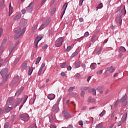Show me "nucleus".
<instances>
[{
	"label": "nucleus",
	"mask_w": 128,
	"mask_h": 128,
	"mask_svg": "<svg viewBox=\"0 0 128 128\" xmlns=\"http://www.w3.org/2000/svg\"><path fill=\"white\" fill-rule=\"evenodd\" d=\"M25 31L26 28H22V31L20 28H19L17 30H15L14 33L18 35L17 36H14V38H18L22 34H23L25 32Z\"/></svg>",
	"instance_id": "obj_1"
},
{
	"label": "nucleus",
	"mask_w": 128,
	"mask_h": 128,
	"mask_svg": "<svg viewBox=\"0 0 128 128\" xmlns=\"http://www.w3.org/2000/svg\"><path fill=\"white\" fill-rule=\"evenodd\" d=\"M8 70L6 68H3L0 72L1 76H2V78H4V81H6V78L8 76Z\"/></svg>",
	"instance_id": "obj_2"
},
{
	"label": "nucleus",
	"mask_w": 128,
	"mask_h": 128,
	"mask_svg": "<svg viewBox=\"0 0 128 128\" xmlns=\"http://www.w3.org/2000/svg\"><path fill=\"white\" fill-rule=\"evenodd\" d=\"M64 42V39L63 37H60V38H58V39H57V40H56L55 42V46L56 47H60L62 44Z\"/></svg>",
	"instance_id": "obj_3"
},
{
	"label": "nucleus",
	"mask_w": 128,
	"mask_h": 128,
	"mask_svg": "<svg viewBox=\"0 0 128 128\" xmlns=\"http://www.w3.org/2000/svg\"><path fill=\"white\" fill-rule=\"evenodd\" d=\"M68 3H64L62 6V16H61V18H62L64 15V14H65V12H66V10L67 8V7H68Z\"/></svg>",
	"instance_id": "obj_4"
},
{
	"label": "nucleus",
	"mask_w": 128,
	"mask_h": 128,
	"mask_svg": "<svg viewBox=\"0 0 128 128\" xmlns=\"http://www.w3.org/2000/svg\"><path fill=\"white\" fill-rule=\"evenodd\" d=\"M34 3L31 2L30 5L26 8V10L28 12H32L33 10Z\"/></svg>",
	"instance_id": "obj_5"
},
{
	"label": "nucleus",
	"mask_w": 128,
	"mask_h": 128,
	"mask_svg": "<svg viewBox=\"0 0 128 128\" xmlns=\"http://www.w3.org/2000/svg\"><path fill=\"white\" fill-rule=\"evenodd\" d=\"M19 116L22 120L26 122V120H28V114H20Z\"/></svg>",
	"instance_id": "obj_6"
},
{
	"label": "nucleus",
	"mask_w": 128,
	"mask_h": 128,
	"mask_svg": "<svg viewBox=\"0 0 128 128\" xmlns=\"http://www.w3.org/2000/svg\"><path fill=\"white\" fill-rule=\"evenodd\" d=\"M42 38V36H38L36 37V38L34 44H35V46L36 48H38V44L40 42V41Z\"/></svg>",
	"instance_id": "obj_7"
},
{
	"label": "nucleus",
	"mask_w": 128,
	"mask_h": 128,
	"mask_svg": "<svg viewBox=\"0 0 128 128\" xmlns=\"http://www.w3.org/2000/svg\"><path fill=\"white\" fill-rule=\"evenodd\" d=\"M63 116L67 118H72V116L71 114H70L67 111L64 110L62 112Z\"/></svg>",
	"instance_id": "obj_8"
},
{
	"label": "nucleus",
	"mask_w": 128,
	"mask_h": 128,
	"mask_svg": "<svg viewBox=\"0 0 128 128\" xmlns=\"http://www.w3.org/2000/svg\"><path fill=\"white\" fill-rule=\"evenodd\" d=\"M19 42H16V44H15L14 46L12 47L13 46V44L12 43H10V52L11 53L13 50L18 46V44Z\"/></svg>",
	"instance_id": "obj_9"
},
{
	"label": "nucleus",
	"mask_w": 128,
	"mask_h": 128,
	"mask_svg": "<svg viewBox=\"0 0 128 128\" xmlns=\"http://www.w3.org/2000/svg\"><path fill=\"white\" fill-rule=\"evenodd\" d=\"M120 10H121V16L126 14V10L125 9V6H122L120 7Z\"/></svg>",
	"instance_id": "obj_10"
},
{
	"label": "nucleus",
	"mask_w": 128,
	"mask_h": 128,
	"mask_svg": "<svg viewBox=\"0 0 128 128\" xmlns=\"http://www.w3.org/2000/svg\"><path fill=\"white\" fill-rule=\"evenodd\" d=\"M18 80H19L18 76H17L14 77L12 80V84H16V82H18Z\"/></svg>",
	"instance_id": "obj_11"
},
{
	"label": "nucleus",
	"mask_w": 128,
	"mask_h": 128,
	"mask_svg": "<svg viewBox=\"0 0 128 128\" xmlns=\"http://www.w3.org/2000/svg\"><path fill=\"white\" fill-rule=\"evenodd\" d=\"M127 99V96L124 95L122 98L120 99L121 102H124V105L126 106L127 103L126 102V100Z\"/></svg>",
	"instance_id": "obj_12"
},
{
	"label": "nucleus",
	"mask_w": 128,
	"mask_h": 128,
	"mask_svg": "<svg viewBox=\"0 0 128 128\" xmlns=\"http://www.w3.org/2000/svg\"><path fill=\"white\" fill-rule=\"evenodd\" d=\"M24 87H21L20 88L16 93L15 96H18L22 93V92L23 90H24Z\"/></svg>",
	"instance_id": "obj_13"
},
{
	"label": "nucleus",
	"mask_w": 128,
	"mask_h": 128,
	"mask_svg": "<svg viewBox=\"0 0 128 128\" xmlns=\"http://www.w3.org/2000/svg\"><path fill=\"white\" fill-rule=\"evenodd\" d=\"M12 110V108L8 106L4 108V113H8Z\"/></svg>",
	"instance_id": "obj_14"
},
{
	"label": "nucleus",
	"mask_w": 128,
	"mask_h": 128,
	"mask_svg": "<svg viewBox=\"0 0 128 128\" xmlns=\"http://www.w3.org/2000/svg\"><path fill=\"white\" fill-rule=\"evenodd\" d=\"M115 70V69L113 68L112 66L108 68L106 70V72H108L109 71L110 73H112L113 72H114Z\"/></svg>",
	"instance_id": "obj_15"
},
{
	"label": "nucleus",
	"mask_w": 128,
	"mask_h": 128,
	"mask_svg": "<svg viewBox=\"0 0 128 128\" xmlns=\"http://www.w3.org/2000/svg\"><path fill=\"white\" fill-rule=\"evenodd\" d=\"M58 104H55L53 106L52 108V112H55V111H58Z\"/></svg>",
	"instance_id": "obj_16"
},
{
	"label": "nucleus",
	"mask_w": 128,
	"mask_h": 128,
	"mask_svg": "<svg viewBox=\"0 0 128 128\" xmlns=\"http://www.w3.org/2000/svg\"><path fill=\"white\" fill-rule=\"evenodd\" d=\"M8 123L12 122H14V120H15L14 116L12 115L10 116V118H8Z\"/></svg>",
	"instance_id": "obj_17"
},
{
	"label": "nucleus",
	"mask_w": 128,
	"mask_h": 128,
	"mask_svg": "<svg viewBox=\"0 0 128 128\" xmlns=\"http://www.w3.org/2000/svg\"><path fill=\"white\" fill-rule=\"evenodd\" d=\"M116 22L117 23L121 24L122 23V19L121 18V16L116 17Z\"/></svg>",
	"instance_id": "obj_18"
},
{
	"label": "nucleus",
	"mask_w": 128,
	"mask_h": 128,
	"mask_svg": "<svg viewBox=\"0 0 128 128\" xmlns=\"http://www.w3.org/2000/svg\"><path fill=\"white\" fill-rule=\"evenodd\" d=\"M28 23L27 20L25 18H22L20 20V24H22V26H26Z\"/></svg>",
	"instance_id": "obj_19"
},
{
	"label": "nucleus",
	"mask_w": 128,
	"mask_h": 128,
	"mask_svg": "<svg viewBox=\"0 0 128 128\" xmlns=\"http://www.w3.org/2000/svg\"><path fill=\"white\" fill-rule=\"evenodd\" d=\"M48 98L50 100H53L55 98V95L54 94H50L48 95Z\"/></svg>",
	"instance_id": "obj_20"
},
{
	"label": "nucleus",
	"mask_w": 128,
	"mask_h": 128,
	"mask_svg": "<svg viewBox=\"0 0 128 128\" xmlns=\"http://www.w3.org/2000/svg\"><path fill=\"white\" fill-rule=\"evenodd\" d=\"M12 10H13V8L12 7L11 3H10L9 5V13H8L9 16H10L12 14V12H13Z\"/></svg>",
	"instance_id": "obj_21"
},
{
	"label": "nucleus",
	"mask_w": 128,
	"mask_h": 128,
	"mask_svg": "<svg viewBox=\"0 0 128 128\" xmlns=\"http://www.w3.org/2000/svg\"><path fill=\"white\" fill-rule=\"evenodd\" d=\"M74 66L76 68H78L80 66L81 62L77 61L74 62Z\"/></svg>",
	"instance_id": "obj_22"
},
{
	"label": "nucleus",
	"mask_w": 128,
	"mask_h": 128,
	"mask_svg": "<svg viewBox=\"0 0 128 128\" xmlns=\"http://www.w3.org/2000/svg\"><path fill=\"white\" fill-rule=\"evenodd\" d=\"M127 118V114L125 113L122 118V122H124L126 121Z\"/></svg>",
	"instance_id": "obj_23"
},
{
	"label": "nucleus",
	"mask_w": 128,
	"mask_h": 128,
	"mask_svg": "<svg viewBox=\"0 0 128 128\" xmlns=\"http://www.w3.org/2000/svg\"><path fill=\"white\" fill-rule=\"evenodd\" d=\"M22 101V98H18L16 100L15 102H16V104H17V105H19L20 104Z\"/></svg>",
	"instance_id": "obj_24"
},
{
	"label": "nucleus",
	"mask_w": 128,
	"mask_h": 128,
	"mask_svg": "<svg viewBox=\"0 0 128 128\" xmlns=\"http://www.w3.org/2000/svg\"><path fill=\"white\" fill-rule=\"evenodd\" d=\"M75 88H76L75 86H71V87H70V88L68 90V92H72L74 90Z\"/></svg>",
	"instance_id": "obj_25"
},
{
	"label": "nucleus",
	"mask_w": 128,
	"mask_h": 128,
	"mask_svg": "<svg viewBox=\"0 0 128 128\" xmlns=\"http://www.w3.org/2000/svg\"><path fill=\"white\" fill-rule=\"evenodd\" d=\"M96 63H92L90 65V68L91 69L94 70L96 68Z\"/></svg>",
	"instance_id": "obj_26"
},
{
	"label": "nucleus",
	"mask_w": 128,
	"mask_h": 128,
	"mask_svg": "<svg viewBox=\"0 0 128 128\" xmlns=\"http://www.w3.org/2000/svg\"><path fill=\"white\" fill-rule=\"evenodd\" d=\"M4 46H0V56L2 55V53L4 52Z\"/></svg>",
	"instance_id": "obj_27"
},
{
	"label": "nucleus",
	"mask_w": 128,
	"mask_h": 128,
	"mask_svg": "<svg viewBox=\"0 0 128 128\" xmlns=\"http://www.w3.org/2000/svg\"><path fill=\"white\" fill-rule=\"evenodd\" d=\"M20 60V58H16L14 62V65H16Z\"/></svg>",
	"instance_id": "obj_28"
},
{
	"label": "nucleus",
	"mask_w": 128,
	"mask_h": 128,
	"mask_svg": "<svg viewBox=\"0 0 128 128\" xmlns=\"http://www.w3.org/2000/svg\"><path fill=\"white\" fill-rule=\"evenodd\" d=\"M33 70H34V69H33L32 67V68L30 67L29 70H28V75L29 76H30L32 74Z\"/></svg>",
	"instance_id": "obj_29"
},
{
	"label": "nucleus",
	"mask_w": 128,
	"mask_h": 128,
	"mask_svg": "<svg viewBox=\"0 0 128 128\" xmlns=\"http://www.w3.org/2000/svg\"><path fill=\"white\" fill-rule=\"evenodd\" d=\"M78 52H74V53L72 54L70 58H73L75 56H77V55H78Z\"/></svg>",
	"instance_id": "obj_30"
},
{
	"label": "nucleus",
	"mask_w": 128,
	"mask_h": 128,
	"mask_svg": "<svg viewBox=\"0 0 128 128\" xmlns=\"http://www.w3.org/2000/svg\"><path fill=\"white\" fill-rule=\"evenodd\" d=\"M89 89H90V87L88 86L83 87L80 88V90H82L83 92H84V90H89Z\"/></svg>",
	"instance_id": "obj_31"
},
{
	"label": "nucleus",
	"mask_w": 128,
	"mask_h": 128,
	"mask_svg": "<svg viewBox=\"0 0 128 128\" xmlns=\"http://www.w3.org/2000/svg\"><path fill=\"white\" fill-rule=\"evenodd\" d=\"M95 102L94 98H89L88 100V102L92 103V102Z\"/></svg>",
	"instance_id": "obj_32"
},
{
	"label": "nucleus",
	"mask_w": 128,
	"mask_h": 128,
	"mask_svg": "<svg viewBox=\"0 0 128 128\" xmlns=\"http://www.w3.org/2000/svg\"><path fill=\"white\" fill-rule=\"evenodd\" d=\"M106 114V110H104L99 114L100 117H102Z\"/></svg>",
	"instance_id": "obj_33"
},
{
	"label": "nucleus",
	"mask_w": 128,
	"mask_h": 128,
	"mask_svg": "<svg viewBox=\"0 0 128 128\" xmlns=\"http://www.w3.org/2000/svg\"><path fill=\"white\" fill-rule=\"evenodd\" d=\"M28 98V96H26V95H24V104H24L26 103V102Z\"/></svg>",
	"instance_id": "obj_34"
},
{
	"label": "nucleus",
	"mask_w": 128,
	"mask_h": 128,
	"mask_svg": "<svg viewBox=\"0 0 128 128\" xmlns=\"http://www.w3.org/2000/svg\"><path fill=\"white\" fill-rule=\"evenodd\" d=\"M72 49V46H68L67 47L66 49V52H68L70 51Z\"/></svg>",
	"instance_id": "obj_35"
},
{
	"label": "nucleus",
	"mask_w": 128,
	"mask_h": 128,
	"mask_svg": "<svg viewBox=\"0 0 128 128\" xmlns=\"http://www.w3.org/2000/svg\"><path fill=\"white\" fill-rule=\"evenodd\" d=\"M120 50L122 52H126V49L123 46L120 48Z\"/></svg>",
	"instance_id": "obj_36"
},
{
	"label": "nucleus",
	"mask_w": 128,
	"mask_h": 128,
	"mask_svg": "<svg viewBox=\"0 0 128 128\" xmlns=\"http://www.w3.org/2000/svg\"><path fill=\"white\" fill-rule=\"evenodd\" d=\"M6 42H7V39H6V38H5L4 39H3L1 46H4V44H5Z\"/></svg>",
	"instance_id": "obj_37"
},
{
	"label": "nucleus",
	"mask_w": 128,
	"mask_h": 128,
	"mask_svg": "<svg viewBox=\"0 0 128 128\" xmlns=\"http://www.w3.org/2000/svg\"><path fill=\"white\" fill-rule=\"evenodd\" d=\"M41 59H42V58H41V57H38V58H37V60H36V64H38V63L40 62Z\"/></svg>",
	"instance_id": "obj_38"
},
{
	"label": "nucleus",
	"mask_w": 128,
	"mask_h": 128,
	"mask_svg": "<svg viewBox=\"0 0 128 128\" xmlns=\"http://www.w3.org/2000/svg\"><path fill=\"white\" fill-rule=\"evenodd\" d=\"M20 18H21V14H18L16 16L14 17V20H18V19H20Z\"/></svg>",
	"instance_id": "obj_39"
},
{
	"label": "nucleus",
	"mask_w": 128,
	"mask_h": 128,
	"mask_svg": "<svg viewBox=\"0 0 128 128\" xmlns=\"http://www.w3.org/2000/svg\"><path fill=\"white\" fill-rule=\"evenodd\" d=\"M102 8V3H100L98 6H97L96 8L97 10L98 9H101Z\"/></svg>",
	"instance_id": "obj_40"
},
{
	"label": "nucleus",
	"mask_w": 128,
	"mask_h": 128,
	"mask_svg": "<svg viewBox=\"0 0 128 128\" xmlns=\"http://www.w3.org/2000/svg\"><path fill=\"white\" fill-rule=\"evenodd\" d=\"M101 50H102V48H98V49H96V52L99 54H100L101 52Z\"/></svg>",
	"instance_id": "obj_41"
},
{
	"label": "nucleus",
	"mask_w": 128,
	"mask_h": 128,
	"mask_svg": "<svg viewBox=\"0 0 128 128\" xmlns=\"http://www.w3.org/2000/svg\"><path fill=\"white\" fill-rule=\"evenodd\" d=\"M82 92L80 94V96L82 98L84 97V95H86V92L83 91V90H81Z\"/></svg>",
	"instance_id": "obj_42"
},
{
	"label": "nucleus",
	"mask_w": 128,
	"mask_h": 128,
	"mask_svg": "<svg viewBox=\"0 0 128 128\" xmlns=\"http://www.w3.org/2000/svg\"><path fill=\"white\" fill-rule=\"evenodd\" d=\"M96 90L98 92H100V90H102V87L99 86L96 88Z\"/></svg>",
	"instance_id": "obj_43"
},
{
	"label": "nucleus",
	"mask_w": 128,
	"mask_h": 128,
	"mask_svg": "<svg viewBox=\"0 0 128 128\" xmlns=\"http://www.w3.org/2000/svg\"><path fill=\"white\" fill-rule=\"evenodd\" d=\"M44 24H41V26H40V28H39V30H42L44 29Z\"/></svg>",
	"instance_id": "obj_44"
},
{
	"label": "nucleus",
	"mask_w": 128,
	"mask_h": 128,
	"mask_svg": "<svg viewBox=\"0 0 128 128\" xmlns=\"http://www.w3.org/2000/svg\"><path fill=\"white\" fill-rule=\"evenodd\" d=\"M84 0H80V2H79V6H82L83 2H84Z\"/></svg>",
	"instance_id": "obj_45"
},
{
	"label": "nucleus",
	"mask_w": 128,
	"mask_h": 128,
	"mask_svg": "<svg viewBox=\"0 0 128 128\" xmlns=\"http://www.w3.org/2000/svg\"><path fill=\"white\" fill-rule=\"evenodd\" d=\"M13 101V99L12 98H9L8 100V102L10 104H11Z\"/></svg>",
	"instance_id": "obj_46"
},
{
	"label": "nucleus",
	"mask_w": 128,
	"mask_h": 128,
	"mask_svg": "<svg viewBox=\"0 0 128 128\" xmlns=\"http://www.w3.org/2000/svg\"><path fill=\"white\" fill-rule=\"evenodd\" d=\"M82 68H83L84 70V71L86 70V64H82Z\"/></svg>",
	"instance_id": "obj_47"
},
{
	"label": "nucleus",
	"mask_w": 128,
	"mask_h": 128,
	"mask_svg": "<svg viewBox=\"0 0 128 128\" xmlns=\"http://www.w3.org/2000/svg\"><path fill=\"white\" fill-rule=\"evenodd\" d=\"M45 66H46V64L44 62L42 63V64H41V67H40V68L43 70Z\"/></svg>",
	"instance_id": "obj_48"
},
{
	"label": "nucleus",
	"mask_w": 128,
	"mask_h": 128,
	"mask_svg": "<svg viewBox=\"0 0 128 128\" xmlns=\"http://www.w3.org/2000/svg\"><path fill=\"white\" fill-rule=\"evenodd\" d=\"M95 92V90H94V88L90 89V90H88V92L89 93H92V92Z\"/></svg>",
	"instance_id": "obj_49"
},
{
	"label": "nucleus",
	"mask_w": 128,
	"mask_h": 128,
	"mask_svg": "<svg viewBox=\"0 0 128 128\" xmlns=\"http://www.w3.org/2000/svg\"><path fill=\"white\" fill-rule=\"evenodd\" d=\"M96 36L95 35H93L91 38V42H94L95 40Z\"/></svg>",
	"instance_id": "obj_50"
},
{
	"label": "nucleus",
	"mask_w": 128,
	"mask_h": 128,
	"mask_svg": "<svg viewBox=\"0 0 128 128\" xmlns=\"http://www.w3.org/2000/svg\"><path fill=\"white\" fill-rule=\"evenodd\" d=\"M42 70L43 69L40 68V69H39V71L38 72V75L40 76L41 74Z\"/></svg>",
	"instance_id": "obj_51"
},
{
	"label": "nucleus",
	"mask_w": 128,
	"mask_h": 128,
	"mask_svg": "<svg viewBox=\"0 0 128 128\" xmlns=\"http://www.w3.org/2000/svg\"><path fill=\"white\" fill-rule=\"evenodd\" d=\"M66 66V63L64 62L62 65L60 66V68H64Z\"/></svg>",
	"instance_id": "obj_52"
},
{
	"label": "nucleus",
	"mask_w": 128,
	"mask_h": 128,
	"mask_svg": "<svg viewBox=\"0 0 128 128\" xmlns=\"http://www.w3.org/2000/svg\"><path fill=\"white\" fill-rule=\"evenodd\" d=\"M102 73V70H98V71L96 72V74H101Z\"/></svg>",
	"instance_id": "obj_53"
},
{
	"label": "nucleus",
	"mask_w": 128,
	"mask_h": 128,
	"mask_svg": "<svg viewBox=\"0 0 128 128\" xmlns=\"http://www.w3.org/2000/svg\"><path fill=\"white\" fill-rule=\"evenodd\" d=\"M89 35H90V34H89V33H88V32H86L84 33V36L87 37V36H88Z\"/></svg>",
	"instance_id": "obj_54"
},
{
	"label": "nucleus",
	"mask_w": 128,
	"mask_h": 128,
	"mask_svg": "<svg viewBox=\"0 0 128 128\" xmlns=\"http://www.w3.org/2000/svg\"><path fill=\"white\" fill-rule=\"evenodd\" d=\"M4 112V110H2V108H0V115H2Z\"/></svg>",
	"instance_id": "obj_55"
},
{
	"label": "nucleus",
	"mask_w": 128,
	"mask_h": 128,
	"mask_svg": "<svg viewBox=\"0 0 128 128\" xmlns=\"http://www.w3.org/2000/svg\"><path fill=\"white\" fill-rule=\"evenodd\" d=\"M79 125L82 126H83V122L82 120H80L78 122Z\"/></svg>",
	"instance_id": "obj_56"
},
{
	"label": "nucleus",
	"mask_w": 128,
	"mask_h": 128,
	"mask_svg": "<svg viewBox=\"0 0 128 128\" xmlns=\"http://www.w3.org/2000/svg\"><path fill=\"white\" fill-rule=\"evenodd\" d=\"M75 76H76V78H80V74H79V73H77V74L75 75Z\"/></svg>",
	"instance_id": "obj_57"
},
{
	"label": "nucleus",
	"mask_w": 128,
	"mask_h": 128,
	"mask_svg": "<svg viewBox=\"0 0 128 128\" xmlns=\"http://www.w3.org/2000/svg\"><path fill=\"white\" fill-rule=\"evenodd\" d=\"M2 32H3V30H2V28H0V38L2 34Z\"/></svg>",
	"instance_id": "obj_58"
},
{
	"label": "nucleus",
	"mask_w": 128,
	"mask_h": 128,
	"mask_svg": "<svg viewBox=\"0 0 128 128\" xmlns=\"http://www.w3.org/2000/svg\"><path fill=\"white\" fill-rule=\"evenodd\" d=\"M22 12L23 14H25L26 12V10L25 9H23L22 10Z\"/></svg>",
	"instance_id": "obj_59"
},
{
	"label": "nucleus",
	"mask_w": 128,
	"mask_h": 128,
	"mask_svg": "<svg viewBox=\"0 0 128 128\" xmlns=\"http://www.w3.org/2000/svg\"><path fill=\"white\" fill-rule=\"evenodd\" d=\"M66 68H67V70H72V68L71 66H68L66 67Z\"/></svg>",
	"instance_id": "obj_60"
},
{
	"label": "nucleus",
	"mask_w": 128,
	"mask_h": 128,
	"mask_svg": "<svg viewBox=\"0 0 128 128\" xmlns=\"http://www.w3.org/2000/svg\"><path fill=\"white\" fill-rule=\"evenodd\" d=\"M60 75H61V76H65L66 75V74L64 72H61V73H60Z\"/></svg>",
	"instance_id": "obj_61"
},
{
	"label": "nucleus",
	"mask_w": 128,
	"mask_h": 128,
	"mask_svg": "<svg viewBox=\"0 0 128 128\" xmlns=\"http://www.w3.org/2000/svg\"><path fill=\"white\" fill-rule=\"evenodd\" d=\"M110 28L112 30H114L115 28V26H114L113 24L111 25Z\"/></svg>",
	"instance_id": "obj_62"
},
{
	"label": "nucleus",
	"mask_w": 128,
	"mask_h": 128,
	"mask_svg": "<svg viewBox=\"0 0 128 128\" xmlns=\"http://www.w3.org/2000/svg\"><path fill=\"white\" fill-rule=\"evenodd\" d=\"M50 128H56V126H55L54 124H50Z\"/></svg>",
	"instance_id": "obj_63"
},
{
	"label": "nucleus",
	"mask_w": 128,
	"mask_h": 128,
	"mask_svg": "<svg viewBox=\"0 0 128 128\" xmlns=\"http://www.w3.org/2000/svg\"><path fill=\"white\" fill-rule=\"evenodd\" d=\"M102 128V126L100 124H98V126H96V128Z\"/></svg>",
	"instance_id": "obj_64"
}]
</instances>
